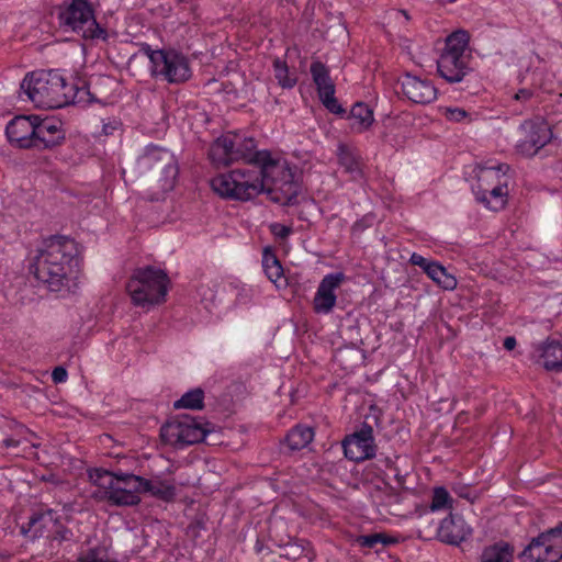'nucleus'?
<instances>
[{
    "label": "nucleus",
    "instance_id": "nucleus-1",
    "mask_svg": "<svg viewBox=\"0 0 562 562\" xmlns=\"http://www.w3.org/2000/svg\"><path fill=\"white\" fill-rule=\"evenodd\" d=\"M234 148L231 151L234 161L245 160L259 168L258 172L248 169H235L221 173L211 180V187L220 196L236 201H248L266 192L273 203L281 205L297 204L302 187L294 170L285 160L276 159L269 150H256L252 137L231 134Z\"/></svg>",
    "mask_w": 562,
    "mask_h": 562
},
{
    "label": "nucleus",
    "instance_id": "nucleus-2",
    "mask_svg": "<svg viewBox=\"0 0 562 562\" xmlns=\"http://www.w3.org/2000/svg\"><path fill=\"white\" fill-rule=\"evenodd\" d=\"M76 256L77 244L72 238L53 235L44 239L43 248L38 249L30 270L50 291L59 292L68 286L70 263Z\"/></svg>",
    "mask_w": 562,
    "mask_h": 562
},
{
    "label": "nucleus",
    "instance_id": "nucleus-3",
    "mask_svg": "<svg viewBox=\"0 0 562 562\" xmlns=\"http://www.w3.org/2000/svg\"><path fill=\"white\" fill-rule=\"evenodd\" d=\"M66 78L56 69L35 70L26 74L20 90L38 108L60 109L67 106Z\"/></svg>",
    "mask_w": 562,
    "mask_h": 562
},
{
    "label": "nucleus",
    "instance_id": "nucleus-4",
    "mask_svg": "<svg viewBox=\"0 0 562 562\" xmlns=\"http://www.w3.org/2000/svg\"><path fill=\"white\" fill-rule=\"evenodd\" d=\"M137 167L142 173L157 182L159 192L151 195L150 201L162 200L164 195L175 188L179 167L169 149L154 144L148 145L137 159Z\"/></svg>",
    "mask_w": 562,
    "mask_h": 562
},
{
    "label": "nucleus",
    "instance_id": "nucleus-5",
    "mask_svg": "<svg viewBox=\"0 0 562 562\" xmlns=\"http://www.w3.org/2000/svg\"><path fill=\"white\" fill-rule=\"evenodd\" d=\"M58 23L86 41H108V31L95 20V10L88 0H65L58 8Z\"/></svg>",
    "mask_w": 562,
    "mask_h": 562
},
{
    "label": "nucleus",
    "instance_id": "nucleus-6",
    "mask_svg": "<svg viewBox=\"0 0 562 562\" xmlns=\"http://www.w3.org/2000/svg\"><path fill=\"white\" fill-rule=\"evenodd\" d=\"M167 273L153 266L138 268L126 284L132 302L136 306L150 307L165 302L168 292Z\"/></svg>",
    "mask_w": 562,
    "mask_h": 562
},
{
    "label": "nucleus",
    "instance_id": "nucleus-7",
    "mask_svg": "<svg viewBox=\"0 0 562 562\" xmlns=\"http://www.w3.org/2000/svg\"><path fill=\"white\" fill-rule=\"evenodd\" d=\"M469 41V32L464 30L454 31L447 37L446 47L437 61V70L449 83L461 82L473 72L471 56L465 54Z\"/></svg>",
    "mask_w": 562,
    "mask_h": 562
},
{
    "label": "nucleus",
    "instance_id": "nucleus-8",
    "mask_svg": "<svg viewBox=\"0 0 562 562\" xmlns=\"http://www.w3.org/2000/svg\"><path fill=\"white\" fill-rule=\"evenodd\" d=\"M214 431L215 425L204 420L203 417L184 414L162 425L160 437L164 442L177 449H183L202 441L212 445L213 442L209 441V437Z\"/></svg>",
    "mask_w": 562,
    "mask_h": 562
},
{
    "label": "nucleus",
    "instance_id": "nucleus-9",
    "mask_svg": "<svg viewBox=\"0 0 562 562\" xmlns=\"http://www.w3.org/2000/svg\"><path fill=\"white\" fill-rule=\"evenodd\" d=\"M518 558L521 562H560L562 560V521L533 537Z\"/></svg>",
    "mask_w": 562,
    "mask_h": 562
},
{
    "label": "nucleus",
    "instance_id": "nucleus-10",
    "mask_svg": "<svg viewBox=\"0 0 562 562\" xmlns=\"http://www.w3.org/2000/svg\"><path fill=\"white\" fill-rule=\"evenodd\" d=\"M151 69V75L168 83L180 85L192 77L189 58L175 48H166Z\"/></svg>",
    "mask_w": 562,
    "mask_h": 562
},
{
    "label": "nucleus",
    "instance_id": "nucleus-11",
    "mask_svg": "<svg viewBox=\"0 0 562 562\" xmlns=\"http://www.w3.org/2000/svg\"><path fill=\"white\" fill-rule=\"evenodd\" d=\"M345 457L353 462L360 463L373 459L376 456L373 428L362 423L359 429L347 435L341 441Z\"/></svg>",
    "mask_w": 562,
    "mask_h": 562
},
{
    "label": "nucleus",
    "instance_id": "nucleus-12",
    "mask_svg": "<svg viewBox=\"0 0 562 562\" xmlns=\"http://www.w3.org/2000/svg\"><path fill=\"white\" fill-rule=\"evenodd\" d=\"M524 137L518 140L517 150L526 156H535L552 138V131L544 120H527L520 125Z\"/></svg>",
    "mask_w": 562,
    "mask_h": 562
},
{
    "label": "nucleus",
    "instance_id": "nucleus-13",
    "mask_svg": "<svg viewBox=\"0 0 562 562\" xmlns=\"http://www.w3.org/2000/svg\"><path fill=\"white\" fill-rule=\"evenodd\" d=\"M37 115H18L5 127V135L11 145L19 148H36Z\"/></svg>",
    "mask_w": 562,
    "mask_h": 562
},
{
    "label": "nucleus",
    "instance_id": "nucleus-14",
    "mask_svg": "<svg viewBox=\"0 0 562 562\" xmlns=\"http://www.w3.org/2000/svg\"><path fill=\"white\" fill-rule=\"evenodd\" d=\"M57 514L56 510L50 508L33 509L27 521L21 525V533L31 540L41 537L50 538L52 530L56 527Z\"/></svg>",
    "mask_w": 562,
    "mask_h": 562
},
{
    "label": "nucleus",
    "instance_id": "nucleus-15",
    "mask_svg": "<svg viewBox=\"0 0 562 562\" xmlns=\"http://www.w3.org/2000/svg\"><path fill=\"white\" fill-rule=\"evenodd\" d=\"M398 83L403 94L414 103L428 104L437 99V89L427 78L406 72L400 77Z\"/></svg>",
    "mask_w": 562,
    "mask_h": 562
},
{
    "label": "nucleus",
    "instance_id": "nucleus-16",
    "mask_svg": "<svg viewBox=\"0 0 562 562\" xmlns=\"http://www.w3.org/2000/svg\"><path fill=\"white\" fill-rule=\"evenodd\" d=\"M531 359L547 371L562 372V341L548 337L532 345Z\"/></svg>",
    "mask_w": 562,
    "mask_h": 562
},
{
    "label": "nucleus",
    "instance_id": "nucleus-17",
    "mask_svg": "<svg viewBox=\"0 0 562 562\" xmlns=\"http://www.w3.org/2000/svg\"><path fill=\"white\" fill-rule=\"evenodd\" d=\"M66 139L63 122L56 117H40L36 120V148L53 149Z\"/></svg>",
    "mask_w": 562,
    "mask_h": 562
},
{
    "label": "nucleus",
    "instance_id": "nucleus-18",
    "mask_svg": "<svg viewBox=\"0 0 562 562\" xmlns=\"http://www.w3.org/2000/svg\"><path fill=\"white\" fill-rule=\"evenodd\" d=\"M409 263L418 266L429 279L443 290L456 289L458 282L454 276L450 274L447 269L438 261L427 259L417 252H413Z\"/></svg>",
    "mask_w": 562,
    "mask_h": 562
},
{
    "label": "nucleus",
    "instance_id": "nucleus-19",
    "mask_svg": "<svg viewBox=\"0 0 562 562\" xmlns=\"http://www.w3.org/2000/svg\"><path fill=\"white\" fill-rule=\"evenodd\" d=\"M472 535L471 527L465 522L462 516L450 514L443 518L438 527L437 537L440 541L459 546Z\"/></svg>",
    "mask_w": 562,
    "mask_h": 562
},
{
    "label": "nucleus",
    "instance_id": "nucleus-20",
    "mask_svg": "<svg viewBox=\"0 0 562 562\" xmlns=\"http://www.w3.org/2000/svg\"><path fill=\"white\" fill-rule=\"evenodd\" d=\"M344 278L341 272L330 273L324 277L313 301L314 311L316 313L327 314L333 310L337 300L335 289L339 286Z\"/></svg>",
    "mask_w": 562,
    "mask_h": 562
},
{
    "label": "nucleus",
    "instance_id": "nucleus-21",
    "mask_svg": "<svg viewBox=\"0 0 562 562\" xmlns=\"http://www.w3.org/2000/svg\"><path fill=\"white\" fill-rule=\"evenodd\" d=\"M113 476L115 477L114 491H123L130 495V499H133V502L123 504V506L138 505L140 503L139 494L144 493L143 482L145 477L122 471H117Z\"/></svg>",
    "mask_w": 562,
    "mask_h": 562
},
{
    "label": "nucleus",
    "instance_id": "nucleus-22",
    "mask_svg": "<svg viewBox=\"0 0 562 562\" xmlns=\"http://www.w3.org/2000/svg\"><path fill=\"white\" fill-rule=\"evenodd\" d=\"M234 148V143L231 140V134L217 137L209 149V157L211 161L220 166H228L234 162L231 151Z\"/></svg>",
    "mask_w": 562,
    "mask_h": 562
},
{
    "label": "nucleus",
    "instance_id": "nucleus-23",
    "mask_svg": "<svg viewBox=\"0 0 562 562\" xmlns=\"http://www.w3.org/2000/svg\"><path fill=\"white\" fill-rule=\"evenodd\" d=\"M143 491L166 503L173 502L177 495V488L173 482L160 477L151 480L144 479Z\"/></svg>",
    "mask_w": 562,
    "mask_h": 562
},
{
    "label": "nucleus",
    "instance_id": "nucleus-24",
    "mask_svg": "<svg viewBox=\"0 0 562 562\" xmlns=\"http://www.w3.org/2000/svg\"><path fill=\"white\" fill-rule=\"evenodd\" d=\"M515 548L507 541L499 540L483 549L480 562H513Z\"/></svg>",
    "mask_w": 562,
    "mask_h": 562
},
{
    "label": "nucleus",
    "instance_id": "nucleus-25",
    "mask_svg": "<svg viewBox=\"0 0 562 562\" xmlns=\"http://www.w3.org/2000/svg\"><path fill=\"white\" fill-rule=\"evenodd\" d=\"M66 99L67 105L69 104H78V105H89L93 102H97L94 95L90 92L89 83L85 80H78L77 82H67L66 89Z\"/></svg>",
    "mask_w": 562,
    "mask_h": 562
},
{
    "label": "nucleus",
    "instance_id": "nucleus-26",
    "mask_svg": "<svg viewBox=\"0 0 562 562\" xmlns=\"http://www.w3.org/2000/svg\"><path fill=\"white\" fill-rule=\"evenodd\" d=\"M476 200L480 203L493 211H498L505 207L507 203V186L498 184L492 190H479L476 193Z\"/></svg>",
    "mask_w": 562,
    "mask_h": 562
},
{
    "label": "nucleus",
    "instance_id": "nucleus-27",
    "mask_svg": "<svg viewBox=\"0 0 562 562\" xmlns=\"http://www.w3.org/2000/svg\"><path fill=\"white\" fill-rule=\"evenodd\" d=\"M280 557L290 561H297L303 557L311 561L314 558L310 542L304 539L290 540L289 542L280 546Z\"/></svg>",
    "mask_w": 562,
    "mask_h": 562
},
{
    "label": "nucleus",
    "instance_id": "nucleus-28",
    "mask_svg": "<svg viewBox=\"0 0 562 562\" xmlns=\"http://www.w3.org/2000/svg\"><path fill=\"white\" fill-rule=\"evenodd\" d=\"M262 267L268 279L280 288L282 284L279 282L283 279V268L276 252L269 247L263 250Z\"/></svg>",
    "mask_w": 562,
    "mask_h": 562
},
{
    "label": "nucleus",
    "instance_id": "nucleus-29",
    "mask_svg": "<svg viewBox=\"0 0 562 562\" xmlns=\"http://www.w3.org/2000/svg\"><path fill=\"white\" fill-rule=\"evenodd\" d=\"M311 75L313 81L317 88L318 97L322 93L335 91V85L329 76L328 68L319 60H315L311 64Z\"/></svg>",
    "mask_w": 562,
    "mask_h": 562
},
{
    "label": "nucleus",
    "instance_id": "nucleus-30",
    "mask_svg": "<svg viewBox=\"0 0 562 562\" xmlns=\"http://www.w3.org/2000/svg\"><path fill=\"white\" fill-rule=\"evenodd\" d=\"M314 438V430L312 427L305 425H296L293 427L285 437V443L292 450H301L305 448Z\"/></svg>",
    "mask_w": 562,
    "mask_h": 562
},
{
    "label": "nucleus",
    "instance_id": "nucleus-31",
    "mask_svg": "<svg viewBox=\"0 0 562 562\" xmlns=\"http://www.w3.org/2000/svg\"><path fill=\"white\" fill-rule=\"evenodd\" d=\"M91 497L97 502H105L112 506H123V504L133 502L132 498L130 499L128 494L123 491H114V485L111 484L105 487H99V490L91 494Z\"/></svg>",
    "mask_w": 562,
    "mask_h": 562
},
{
    "label": "nucleus",
    "instance_id": "nucleus-32",
    "mask_svg": "<svg viewBox=\"0 0 562 562\" xmlns=\"http://www.w3.org/2000/svg\"><path fill=\"white\" fill-rule=\"evenodd\" d=\"M348 119L356 121L358 132L368 130L373 121V110L363 102H356L349 113Z\"/></svg>",
    "mask_w": 562,
    "mask_h": 562
},
{
    "label": "nucleus",
    "instance_id": "nucleus-33",
    "mask_svg": "<svg viewBox=\"0 0 562 562\" xmlns=\"http://www.w3.org/2000/svg\"><path fill=\"white\" fill-rule=\"evenodd\" d=\"M175 409H203L204 408V391L201 387L192 389L186 392L179 400L173 403Z\"/></svg>",
    "mask_w": 562,
    "mask_h": 562
},
{
    "label": "nucleus",
    "instance_id": "nucleus-34",
    "mask_svg": "<svg viewBox=\"0 0 562 562\" xmlns=\"http://www.w3.org/2000/svg\"><path fill=\"white\" fill-rule=\"evenodd\" d=\"M274 77L283 89H291L296 85V77L291 76L285 60L276 57L272 61Z\"/></svg>",
    "mask_w": 562,
    "mask_h": 562
},
{
    "label": "nucleus",
    "instance_id": "nucleus-35",
    "mask_svg": "<svg viewBox=\"0 0 562 562\" xmlns=\"http://www.w3.org/2000/svg\"><path fill=\"white\" fill-rule=\"evenodd\" d=\"M337 156L340 166L344 167L347 172L353 176L361 173L359 160L347 145L339 144Z\"/></svg>",
    "mask_w": 562,
    "mask_h": 562
},
{
    "label": "nucleus",
    "instance_id": "nucleus-36",
    "mask_svg": "<svg viewBox=\"0 0 562 562\" xmlns=\"http://www.w3.org/2000/svg\"><path fill=\"white\" fill-rule=\"evenodd\" d=\"M357 542L363 548L373 549V548H376L378 544H381L383 547L394 544L397 542V540L394 539L393 537L385 535V533H371V535L360 536L357 539Z\"/></svg>",
    "mask_w": 562,
    "mask_h": 562
},
{
    "label": "nucleus",
    "instance_id": "nucleus-37",
    "mask_svg": "<svg viewBox=\"0 0 562 562\" xmlns=\"http://www.w3.org/2000/svg\"><path fill=\"white\" fill-rule=\"evenodd\" d=\"M453 499L443 486H437L434 488L432 499L430 509L432 512L440 509H451Z\"/></svg>",
    "mask_w": 562,
    "mask_h": 562
},
{
    "label": "nucleus",
    "instance_id": "nucleus-38",
    "mask_svg": "<svg viewBox=\"0 0 562 562\" xmlns=\"http://www.w3.org/2000/svg\"><path fill=\"white\" fill-rule=\"evenodd\" d=\"M115 472L109 471L102 468H94L88 470L89 480L99 487H105L106 485H114L115 477L113 476Z\"/></svg>",
    "mask_w": 562,
    "mask_h": 562
},
{
    "label": "nucleus",
    "instance_id": "nucleus-39",
    "mask_svg": "<svg viewBox=\"0 0 562 562\" xmlns=\"http://www.w3.org/2000/svg\"><path fill=\"white\" fill-rule=\"evenodd\" d=\"M77 560L78 562H117L110 560L106 550L102 547L91 548L80 553Z\"/></svg>",
    "mask_w": 562,
    "mask_h": 562
},
{
    "label": "nucleus",
    "instance_id": "nucleus-40",
    "mask_svg": "<svg viewBox=\"0 0 562 562\" xmlns=\"http://www.w3.org/2000/svg\"><path fill=\"white\" fill-rule=\"evenodd\" d=\"M319 99L324 106L331 113L344 116L346 114V110L341 106L338 100L335 98V91H329L327 93H322Z\"/></svg>",
    "mask_w": 562,
    "mask_h": 562
},
{
    "label": "nucleus",
    "instance_id": "nucleus-41",
    "mask_svg": "<svg viewBox=\"0 0 562 562\" xmlns=\"http://www.w3.org/2000/svg\"><path fill=\"white\" fill-rule=\"evenodd\" d=\"M59 515L57 514V522H56V527L54 528V530H52V535H50V538L53 541H57L58 543L63 542V541H69L71 540L74 533L70 529H68L67 527H65L61 522H60V519H59Z\"/></svg>",
    "mask_w": 562,
    "mask_h": 562
},
{
    "label": "nucleus",
    "instance_id": "nucleus-42",
    "mask_svg": "<svg viewBox=\"0 0 562 562\" xmlns=\"http://www.w3.org/2000/svg\"><path fill=\"white\" fill-rule=\"evenodd\" d=\"M384 464H385V468L393 473V477L397 482V485L401 488H406L405 482H406L407 473H403L402 470L400 469V467L397 465V463L389 457H386L384 459Z\"/></svg>",
    "mask_w": 562,
    "mask_h": 562
},
{
    "label": "nucleus",
    "instance_id": "nucleus-43",
    "mask_svg": "<svg viewBox=\"0 0 562 562\" xmlns=\"http://www.w3.org/2000/svg\"><path fill=\"white\" fill-rule=\"evenodd\" d=\"M443 115L450 122L460 123L469 116V113L462 108H446Z\"/></svg>",
    "mask_w": 562,
    "mask_h": 562
},
{
    "label": "nucleus",
    "instance_id": "nucleus-44",
    "mask_svg": "<svg viewBox=\"0 0 562 562\" xmlns=\"http://www.w3.org/2000/svg\"><path fill=\"white\" fill-rule=\"evenodd\" d=\"M165 49L166 48L153 49L149 44L142 43L140 44V48H139V53H142L143 55L148 57V59H149V61L151 64V68H153L155 66V64H157V60L161 56L160 54H162Z\"/></svg>",
    "mask_w": 562,
    "mask_h": 562
},
{
    "label": "nucleus",
    "instance_id": "nucleus-45",
    "mask_svg": "<svg viewBox=\"0 0 562 562\" xmlns=\"http://www.w3.org/2000/svg\"><path fill=\"white\" fill-rule=\"evenodd\" d=\"M270 232L277 238L285 239L291 235L292 228L290 226H286V225L280 224V223H272L270 225Z\"/></svg>",
    "mask_w": 562,
    "mask_h": 562
},
{
    "label": "nucleus",
    "instance_id": "nucleus-46",
    "mask_svg": "<svg viewBox=\"0 0 562 562\" xmlns=\"http://www.w3.org/2000/svg\"><path fill=\"white\" fill-rule=\"evenodd\" d=\"M15 432L19 436L18 439H21V442L29 441V437L26 435H32L33 437H36V434L34 431H32L31 429H29L26 426H24L22 424L15 425Z\"/></svg>",
    "mask_w": 562,
    "mask_h": 562
},
{
    "label": "nucleus",
    "instance_id": "nucleus-47",
    "mask_svg": "<svg viewBox=\"0 0 562 562\" xmlns=\"http://www.w3.org/2000/svg\"><path fill=\"white\" fill-rule=\"evenodd\" d=\"M67 370L63 367H56L52 372V379L55 383H63L67 380Z\"/></svg>",
    "mask_w": 562,
    "mask_h": 562
},
{
    "label": "nucleus",
    "instance_id": "nucleus-48",
    "mask_svg": "<svg viewBox=\"0 0 562 562\" xmlns=\"http://www.w3.org/2000/svg\"><path fill=\"white\" fill-rule=\"evenodd\" d=\"M532 97H533V91L532 90L522 88V89H519L514 94V100L520 101V102H526V101L530 100Z\"/></svg>",
    "mask_w": 562,
    "mask_h": 562
},
{
    "label": "nucleus",
    "instance_id": "nucleus-49",
    "mask_svg": "<svg viewBox=\"0 0 562 562\" xmlns=\"http://www.w3.org/2000/svg\"><path fill=\"white\" fill-rule=\"evenodd\" d=\"M121 123L113 120V121H110V122H106V123H103L102 125V134L109 136V135H113V133L119 130Z\"/></svg>",
    "mask_w": 562,
    "mask_h": 562
},
{
    "label": "nucleus",
    "instance_id": "nucleus-50",
    "mask_svg": "<svg viewBox=\"0 0 562 562\" xmlns=\"http://www.w3.org/2000/svg\"><path fill=\"white\" fill-rule=\"evenodd\" d=\"M21 443V439L8 437L3 439L2 446L7 449L16 448Z\"/></svg>",
    "mask_w": 562,
    "mask_h": 562
},
{
    "label": "nucleus",
    "instance_id": "nucleus-51",
    "mask_svg": "<svg viewBox=\"0 0 562 562\" xmlns=\"http://www.w3.org/2000/svg\"><path fill=\"white\" fill-rule=\"evenodd\" d=\"M517 345L516 338L514 336H507L504 339L503 346L506 350H513Z\"/></svg>",
    "mask_w": 562,
    "mask_h": 562
},
{
    "label": "nucleus",
    "instance_id": "nucleus-52",
    "mask_svg": "<svg viewBox=\"0 0 562 562\" xmlns=\"http://www.w3.org/2000/svg\"><path fill=\"white\" fill-rule=\"evenodd\" d=\"M189 528L199 529V530L204 529L205 528L204 520L202 518H196L190 524Z\"/></svg>",
    "mask_w": 562,
    "mask_h": 562
},
{
    "label": "nucleus",
    "instance_id": "nucleus-53",
    "mask_svg": "<svg viewBox=\"0 0 562 562\" xmlns=\"http://www.w3.org/2000/svg\"><path fill=\"white\" fill-rule=\"evenodd\" d=\"M507 170H509V166L506 164H502V165L497 166V171H502L504 175L506 173Z\"/></svg>",
    "mask_w": 562,
    "mask_h": 562
},
{
    "label": "nucleus",
    "instance_id": "nucleus-54",
    "mask_svg": "<svg viewBox=\"0 0 562 562\" xmlns=\"http://www.w3.org/2000/svg\"><path fill=\"white\" fill-rule=\"evenodd\" d=\"M460 497H463V498H467V499H470V494L469 493H465V492H460L458 493Z\"/></svg>",
    "mask_w": 562,
    "mask_h": 562
},
{
    "label": "nucleus",
    "instance_id": "nucleus-55",
    "mask_svg": "<svg viewBox=\"0 0 562 562\" xmlns=\"http://www.w3.org/2000/svg\"><path fill=\"white\" fill-rule=\"evenodd\" d=\"M40 443H32V448H38Z\"/></svg>",
    "mask_w": 562,
    "mask_h": 562
},
{
    "label": "nucleus",
    "instance_id": "nucleus-56",
    "mask_svg": "<svg viewBox=\"0 0 562 562\" xmlns=\"http://www.w3.org/2000/svg\"><path fill=\"white\" fill-rule=\"evenodd\" d=\"M26 436L29 437V440H30L31 438H34L32 435H26Z\"/></svg>",
    "mask_w": 562,
    "mask_h": 562
}]
</instances>
